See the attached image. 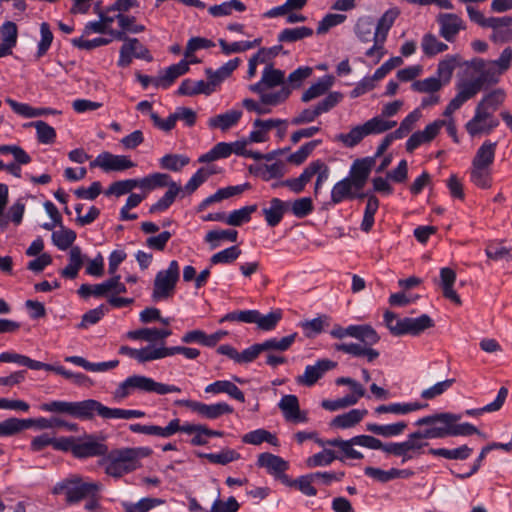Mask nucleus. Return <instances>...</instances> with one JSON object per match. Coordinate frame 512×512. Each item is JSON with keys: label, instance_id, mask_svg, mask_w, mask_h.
Listing matches in <instances>:
<instances>
[{"label": "nucleus", "instance_id": "obj_1", "mask_svg": "<svg viewBox=\"0 0 512 512\" xmlns=\"http://www.w3.org/2000/svg\"><path fill=\"white\" fill-rule=\"evenodd\" d=\"M330 335L335 339H343L347 336L355 338L360 343H337L334 349L354 357H364L368 362L376 360L380 353L372 346L377 344L380 336L377 331L368 324L349 325L344 328L338 324L334 325Z\"/></svg>", "mask_w": 512, "mask_h": 512}, {"label": "nucleus", "instance_id": "obj_2", "mask_svg": "<svg viewBox=\"0 0 512 512\" xmlns=\"http://www.w3.org/2000/svg\"><path fill=\"white\" fill-rule=\"evenodd\" d=\"M450 414L449 412L436 413L433 415L424 416L419 418L416 422V426H427L423 430H416L408 434L406 441L410 454V459H417L425 453L424 449L429 446V443L425 440L428 439H443L447 436H436L432 435L433 431L437 429H445L446 423L441 419L442 415Z\"/></svg>", "mask_w": 512, "mask_h": 512}, {"label": "nucleus", "instance_id": "obj_3", "mask_svg": "<svg viewBox=\"0 0 512 512\" xmlns=\"http://www.w3.org/2000/svg\"><path fill=\"white\" fill-rule=\"evenodd\" d=\"M134 391L156 393L165 395L168 393H179L181 389L175 385L156 382L154 379L143 375H132L121 382L115 389L113 396L116 400L126 399Z\"/></svg>", "mask_w": 512, "mask_h": 512}, {"label": "nucleus", "instance_id": "obj_4", "mask_svg": "<svg viewBox=\"0 0 512 512\" xmlns=\"http://www.w3.org/2000/svg\"><path fill=\"white\" fill-rule=\"evenodd\" d=\"M142 448H122L111 451L106 458L105 473L114 478H120L125 474L135 471L139 466V460L145 456Z\"/></svg>", "mask_w": 512, "mask_h": 512}, {"label": "nucleus", "instance_id": "obj_5", "mask_svg": "<svg viewBox=\"0 0 512 512\" xmlns=\"http://www.w3.org/2000/svg\"><path fill=\"white\" fill-rule=\"evenodd\" d=\"M102 485L99 482H85L79 476H71L63 480L54 493L63 490L68 504H76L88 497H94L101 490Z\"/></svg>", "mask_w": 512, "mask_h": 512}, {"label": "nucleus", "instance_id": "obj_6", "mask_svg": "<svg viewBox=\"0 0 512 512\" xmlns=\"http://www.w3.org/2000/svg\"><path fill=\"white\" fill-rule=\"evenodd\" d=\"M180 277V268L176 260H172L168 268L157 272L154 283L152 299L155 302L171 298Z\"/></svg>", "mask_w": 512, "mask_h": 512}, {"label": "nucleus", "instance_id": "obj_7", "mask_svg": "<svg viewBox=\"0 0 512 512\" xmlns=\"http://www.w3.org/2000/svg\"><path fill=\"white\" fill-rule=\"evenodd\" d=\"M354 440L357 446L372 450H381L387 455L400 457L402 463L411 460L406 440L402 442L383 443L378 438L370 435H357L354 436Z\"/></svg>", "mask_w": 512, "mask_h": 512}, {"label": "nucleus", "instance_id": "obj_8", "mask_svg": "<svg viewBox=\"0 0 512 512\" xmlns=\"http://www.w3.org/2000/svg\"><path fill=\"white\" fill-rule=\"evenodd\" d=\"M342 98L343 95L340 92H330L316 106L302 110L291 120V124L302 125L313 122L321 114L333 109L342 100Z\"/></svg>", "mask_w": 512, "mask_h": 512}, {"label": "nucleus", "instance_id": "obj_9", "mask_svg": "<svg viewBox=\"0 0 512 512\" xmlns=\"http://www.w3.org/2000/svg\"><path fill=\"white\" fill-rule=\"evenodd\" d=\"M175 404L185 406L202 418L209 420H215L223 415L232 414L234 412L233 407L226 402L205 404L194 400H177Z\"/></svg>", "mask_w": 512, "mask_h": 512}, {"label": "nucleus", "instance_id": "obj_10", "mask_svg": "<svg viewBox=\"0 0 512 512\" xmlns=\"http://www.w3.org/2000/svg\"><path fill=\"white\" fill-rule=\"evenodd\" d=\"M461 414L442 415L441 419L447 424L445 429H437L432 435L436 436H470L473 434L480 435V431L470 423L458 422L461 420Z\"/></svg>", "mask_w": 512, "mask_h": 512}, {"label": "nucleus", "instance_id": "obj_11", "mask_svg": "<svg viewBox=\"0 0 512 512\" xmlns=\"http://www.w3.org/2000/svg\"><path fill=\"white\" fill-rule=\"evenodd\" d=\"M436 21L439 25V35L453 43L459 32L466 29L465 21L454 13H440Z\"/></svg>", "mask_w": 512, "mask_h": 512}, {"label": "nucleus", "instance_id": "obj_12", "mask_svg": "<svg viewBox=\"0 0 512 512\" xmlns=\"http://www.w3.org/2000/svg\"><path fill=\"white\" fill-rule=\"evenodd\" d=\"M337 367V362L329 359H319L314 365H308L302 375L297 376L296 382L307 387L313 386L324 374Z\"/></svg>", "mask_w": 512, "mask_h": 512}, {"label": "nucleus", "instance_id": "obj_13", "mask_svg": "<svg viewBox=\"0 0 512 512\" xmlns=\"http://www.w3.org/2000/svg\"><path fill=\"white\" fill-rule=\"evenodd\" d=\"M107 406L94 399H87L79 402H72L71 416L81 419L90 420L96 414L106 419Z\"/></svg>", "mask_w": 512, "mask_h": 512}, {"label": "nucleus", "instance_id": "obj_14", "mask_svg": "<svg viewBox=\"0 0 512 512\" xmlns=\"http://www.w3.org/2000/svg\"><path fill=\"white\" fill-rule=\"evenodd\" d=\"M446 124V120H435L428 124L424 130L414 132L406 142L407 152H413L423 143L431 142L440 132V129Z\"/></svg>", "mask_w": 512, "mask_h": 512}, {"label": "nucleus", "instance_id": "obj_15", "mask_svg": "<svg viewBox=\"0 0 512 512\" xmlns=\"http://www.w3.org/2000/svg\"><path fill=\"white\" fill-rule=\"evenodd\" d=\"M278 407L288 422L306 423L308 421L307 412L300 410L299 400L296 395H284L278 403Z\"/></svg>", "mask_w": 512, "mask_h": 512}, {"label": "nucleus", "instance_id": "obj_16", "mask_svg": "<svg viewBox=\"0 0 512 512\" xmlns=\"http://www.w3.org/2000/svg\"><path fill=\"white\" fill-rule=\"evenodd\" d=\"M375 161L371 157L357 159L351 167L350 177H347L354 185V189L359 191L364 188Z\"/></svg>", "mask_w": 512, "mask_h": 512}, {"label": "nucleus", "instance_id": "obj_17", "mask_svg": "<svg viewBox=\"0 0 512 512\" xmlns=\"http://www.w3.org/2000/svg\"><path fill=\"white\" fill-rule=\"evenodd\" d=\"M116 21L120 27L119 30L109 31V35L116 40L127 41L126 33H141L145 31V26L136 22V17L127 14H116Z\"/></svg>", "mask_w": 512, "mask_h": 512}, {"label": "nucleus", "instance_id": "obj_18", "mask_svg": "<svg viewBox=\"0 0 512 512\" xmlns=\"http://www.w3.org/2000/svg\"><path fill=\"white\" fill-rule=\"evenodd\" d=\"M108 453V447L98 441H95L92 436H88L87 440H76L75 448L73 449V456L76 458H89L95 456H104Z\"/></svg>", "mask_w": 512, "mask_h": 512}, {"label": "nucleus", "instance_id": "obj_19", "mask_svg": "<svg viewBox=\"0 0 512 512\" xmlns=\"http://www.w3.org/2000/svg\"><path fill=\"white\" fill-rule=\"evenodd\" d=\"M2 43H0V58L10 56L17 44L18 28L12 21L4 22L0 27Z\"/></svg>", "mask_w": 512, "mask_h": 512}, {"label": "nucleus", "instance_id": "obj_20", "mask_svg": "<svg viewBox=\"0 0 512 512\" xmlns=\"http://www.w3.org/2000/svg\"><path fill=\"white\" fill-rule=\"evenodd\" d=\"M270 206L262 209V214L268 226L275 227L283 219L285 212L289 207V202H285L279 198H272Z\"/></svg>", "mask_w": 512, "mask_h": 512}, {"label": "nucleus", "instance_id": "obj_21", "mask_svg": "<svg viewBox=\"0 0 512 512\" xmlns=\"http://www.w3.org/2000/svg\"><path fill=\"white\" fill-rule=\"evenodd\" d=\"M205 392L211 394L226 393L231 398L241 403L245 402L244 393L233 382L229 380L215 381L205 387Z\"/></svg>", "mask_w": 512, "mask_h": 512}, {"label": "nucleus", "instance_id": "obj_22", "mask_svg": "<svg viewBox=\"0 0 512 512\" xmlns=\"http://www.w3.org/2000/svg\"><path fill=\"white\" fill-rule=\"evenodd\" d=\"M456 281V273L449 267L441 268L440 270V285L443 290V296L457 305H461V299L453 286Z\"/></svg>", "mask_w": 512, "mask_h": 512}, {"label": "nucleus", "instance_id": "obj_23", "mask_svg": "<svg viewBox=\"0 0 512 512\" xmlns=\"http://www.w3.org/2000/svg\"><path fill=\"white\" fill-rule=\"evenodd\" d=\"M281 122L279 119H260L257 118L253 122L254 129L249 134V140L253 143H262L268 140V132L274 129V126L279 125Z\"/></svg>", "mask_w": 512, "mask_h": 512}, {"label": "nucleus", "instance_id": "obj_24", "mask_svg": "<svg viewBox=\"0 0 512 512\" xmlns=\"http://www.w3.org/2000/svg\"><path fill=\"white\" fill-rule=\"evenodd\" d=\"M242 117V111L240 110H229L223 114L216 115L209 118L208 126L212 129H221L227 131L234 127Z\"/></svg>", "mask_w": 512, "mask_h": 512}, {"label": "nucleus", "instance_id": "obj_25", "mask_svg": "<svg viewBox=\"0 0 512 512\" xmlns=\"http://www.w3.org/2000/svg\"><path fill=\"white\" fill-rule=\"evenodd\" d=\"M240 62L241 60L239 58H234L226 62L216 71H213L211 68L206 69L207 79L211 83L214 90L216 86L228 78L233 73V71L237 69Z\"/></svg>", "mask_w": 512, "mask_h": 512}, {"label": "nucleus", "instance_id": "obj_26", "mask_svg": "<svg viewBox=\"0 0 512 512\" xmlns=\"http://www.w3.org/2000/svg\"><path fill=\"white\" fill-rule=\"evenodd\" d=\"M505 97L506 94L503 89H495L482 98L476 109L483 112V114L488 117H491V113L498 109V107L504 102Z\"/></svg>", "mask_w": 512, "mask_h": 512}, {"label": "nucleus", "instance_id": "obj_27", "mask_svg": "<svg viewBox=\"0 0 512 512\" xmlns=\"http://www.w3.org/2000/svg\"><path fill=\"white\" fill-rule=\"evenodd\" d=\"M495 20H499V22L495 23L494 27H490L493 30L490 39L496 43L512 41V17H495Z\"/></svg>", "mask_w": 512, "mask_h": 512}, {"label": "nucleus", "instance_id": "obj_28", "mask_svg": "<svg viewBox=\"0 0 512 512\" xmlns=\"http://www.w3.org/2000/svg\"><path fill=\"white\" fill-rule=\"evenodd\" d=\"M407 428V423L405 421H399L392 424L380 425L376 423H368L366 425V430L385 438L396 437L404 433Z\"/></svg>", "mask_w": 512, "mask_h": 512}, {"label": "nucleus", "instance_id": "obj_29", "mask_svg": "<svg viewBox=\"0 0 512 512\" xmlns=\"http://www.w3.org/2000/svg\"><path fill=\"white\" fill-rule=\"evenodd\" d=\"M84 258L81 248L73 246L69 251V263L60 271V275L66 279H75L82 268Z\"/></svg>", "mask_w": 512, "mask_h": 512}, {"label": "nucleus", "instance_id": "obj_30", "mask_svg": "<svg viewBox=\"0 0 512 512\" xmlns=\"http://www.w3.org/2000/svg\"><path fill=\"white\" fill-rule=\"evenodd\" d=\"M257 464L264 467L270 474H281L288 469V463L281 457L271 453H261L258 456Z\"/></svg>", "mask_w": 512, "mask_h": 512}, {"label": "nucleus", "instance_id": "obj_31", "mask_svg": "<svg viewBox=\"0 0 512 512\" xmlns=\"http://www.w3.org/2000/svg\"><path fill=\"white\" fill-rule=\"evenodd\" d=\"M427 404H421L419 402L410 403H390L387 405H380L375 408V413L384 414L391 413L395 415H406L408 413L421 410L427 407Z\"/></svg>", "mask_w": 512, "mask_h": 512}, {"label": "nucleus", "instance_id": "obj_32", "mask_svg": "<svg viewBox=\"0 0 512 512\" xmlns=\"http://www.w3.org/2000/svg\"><path fill=\"white\" fill-rule=\"evenodd\" d=\"M434 326V322L431 317L427 314H422L417 318H404V327L403 332H406L408 335L418 336L425 330L432 328Z\"/></svg>", "mask_w": 512, "mask_h": 512}, {"label": "nucleus", "instance_id": "obj_33", "mask_svg": "<svg viewBox=\"0 0 512 512\" xmlns=\"http://www.w3.org/2000/svg\"><path fill=\"white\" fill-rule=\"evenodd\" d=\"M213 92H214V89H213L211 83L209 82V80L208 81H204V80L192 81L190 79H186L180 84V86L178 88V94L187 95V96H192V95H197V94L210 95Z\"/></svg>", "mask_w": 512, "mask_h": 512}, {"label": "nucleus", "instance_id": "obj_34", "mask_svg": "<svg viewBox=\"0 0 512 512\" xmlns=\"http://www.w3.org/2000/svg\"><path fill=\"white\" fill-rule=\"evenodd\" d=\"M354 441V437H352L349 440L334 438L328 439L326 443L328 444V446L339 448L341 455L338 456L343 457V461L346 459L360 460L364 457V455L361 452L354 449V446H356V443Z\"/></svg>", "mask_w": 512, "mask_h": 512}, {"label": "nucleus", "instance_id": "obj_35", "mask_svg": "<svg viewBox=\"0 0 512 512\" xmlns=\"http://www.w3.org/2000/svg\"><path fill=\"white\" fill-rule=\"evenodd\" d=\"M496 142L485 141L477 150L473 160V166L491 167L496 152Z\"/></svg>", "mask_w": 512, "mask_h": 512}, {"label": "nucleus", "instance_id": "obj_36", "mask_svg": "<svg viewBox=\"0 0 512 512\" xmlns=\"http://www.w3.org/2000/svg\"><path fill=\"white\" fill-rule=\"evenodd\" d=\"M189 71V63L186 60L169 66L162 77H160L156 85L163 88H168L178 77L184 75Z\"/></svg>", "mask_w": 512, "mask_h": 512}, {"label": "nucleus", "instance_id": "obj_37", "mask_svg": "<svg viewBox=\"0 0 512 512\" xmlns=\"http://www.w3.org/2000/svg\"><path fill=\"white\" fill-rule=\"evenodd\" d=\"M242 442L251 445H260L264 442H267L272 446H279V440L277 436L263 428H259L244 434L242 436Z\"/></svg>", "mask_w": 512, "mask_h": 512}, {"label": "nucleus", "instance_id": "obj_38", "mask_svg": "<svg viewBox=\"0 0 512 512\" xmlns=\"http://www.w3.org/2000/svg\"><path fill=\"white\" fill-rule=\"evenodd\" d=\"M297 337V333H292L282 338H270L260 343L262 352H285L290 349Z\"/></svg>", "mask_w": 512, "mask_h": 512}, {"label": "nucleus", "instance_id": "obj_39", "mask_svg": "<svg viewBox=\"0 0 512 512\" xmlns=\"http://www.w3.org/2000/svg\"><path fill=\"white\" fill-rule=\"evenodd\" d=\"M366 409H352L344 414L337 415L332 421L331 426L346 429L358 424L367 414Z\"/></svg>", "mask_w": 512, "mask_h": 512}, {"label": "nucleus", "instance_id": "obj_40", "mask_svg": "<svg viewBox=\"0 0 512 512\" xmlns=\"http://www.w3.org/2000/svg\"><path fill=\"white\" fill-rule=\"evenodd\" d=\"M428 453L449 460H465L471 456L473 449L467 445H462L454 449L430 448Z\"/></svg>", "mask_w": 512, "mask_h": 512}, {"label": "nucleus", "instance_id": "obj_41", "mask_svg": "<svg viewBox=\"0 0 512 512\" xmlns=\"http://www.w3.org/2000/svg\"><path fill=\"white\" fill-rule=\"evenodd\" d=\"M333 85V77L326 75L318 80V82L312 84L301 96L302 102H309L315 98H318L331 88Z\"/></svg>", "mask_w": 512, "mask_h": 512}, {"label": "nucleus", "instance_id": "obj_42", "mask_svg": "<svg viewBox=\"0 0 512 512\" xmlns=\"http://www.w3.org/2000/svg\"><path fill=\"white\" fill-rule=\"evenodd\" d=\"M399 15L397 8L387 10L378 20L375 26L374 36L386 41L387 35Z\"/></svg>", "mask_w": 512, "mask_h": 512}, {"label": "nucleus", "instance_id": "obj_43", "mask_svg": "<svg viewBox=\"0 0 512 512\" xmlns=\"http://www.w3.org/2000/svg\"><path fill=\"white\" fill-rule=\"evenodd\" d=\"M33 426L32 419L8 418L0 422V437L12 436Z\"/></svg>", "mask_w": 512, "mask_h": 512}, {"label": "nucleus", "instance_id": "obj_44", "mask_svg": "<svg viewBox=\"0 0 512 512\" xmlns=\"http://www.w3.org/2000/svg\"><path fill=\"white\" fill-rule=\"evenodd\" d=\"M60 229L52 233L53 244L62 251L72 248L73 243L76 240L77 234L74 230L65 228L62 224L59 226Z\"/></svg>", "mask_w": 512, "mask_h": 512}, {"label": "nucleus", "instance_id": "obj_45", "mask_svg": "<svg viewBox=\"0 0 512 512\" xmlns=\"http://www.w3.org/2000/svg\"><path fill=\"white\" fill-rule=\"evenodd\" d=\"M24 127H34L36 129L37 140L41 144H52L56 139L55 129L45 121L38 120L24 124Z\"/></svg>", "mask_w": 512, "mask_h": 512}, {"label": "nucleus", "instance_id": "obj_46", "mask_svg": "<svg viewBox=\"0 0 512 512\" xmlns=\"http://www.w3.org/2000/svg\"><path fill=\"white\" fill-rule=\"evenodd\" d=\"M312 35L313 30L306 26L286 28L278 34L277 40L279 43H294Z\"/></svg>", "mask_w": 512, "mask_h": 512}, {"label": "nucleus", "instance_id": "obj_47", "mask_svg": "<svg viewBox=\"0 0 512 512\" xmlns=\"http://www.w3.org/2000/svg\"><path fill=\"white\" fill-rule=\"evenodd\" d=\"M171 177L165 173H153L148 176L138 179V185L141 189L154 190L156 188L168 187L171 184Z\"/></svg>", "mask_w": 512, "mask_h": 512}, {"label": "nucleus", "instance_id": "obj_48", "mask_svg": "<svg viewBox=\"0 0 512 512\" xmlns=\"http://www.w3.org/2000/svg\"><path fill=\"white\" fill-rule=\"evenodd\" d=\"M352 189H354V185L347 177L337 182L331 191V202L339 204L345 199H353L354 193Z\"/></svg>", "mask_w": 512, "mask_h": 512}, {"label": "nucleus", "instance_id": "obj_49", "mask_svg": "<svg viewBox=\"0 0 512 512\" xmlns=\"http://www.w3.org/2000/svg\"><path fill=\"white\" fill-rule=\"evenodd\" d=\"M215 173H217V170L214 166L199 168L186 183L184 187L185 192L187 194L194 193L204 182L208 180L211 175Z\"/></svg>", "mask_w": 512, "mask_h": 512}, {"label": "nucleus", "instance_id": "obj_50", "mask_svg": "<svg viewBox=\"0 0 512 512\" xmlns=\"http://www.w3.org/2000/svg\"><path fill=\"white\" fill-rule=\"evenodd\" d=\"M105 172L110 171H124L133 168L136 164L125 155H114L110 152H105Z\"/></svg>", "mask_w": 512, "mask_h": 512}, {"label": "nucleus", "instance_id": "obj_51", "mask_svg": "<svg viewBox=\"0 0 512 512\" xmlns=\"http://www.w3.org/2000/svg\"><path fill=\"white\" fill-rule=\"evenodd\" d=\"M471 182L481 189H488L492 186L491 167L471 166Z\"/></svg>", "mask_w": 512, "mask_h": 512}, {"label": "nucleus", "instance_id": "obj_52", "mask_svg": "<svg viewBox=\"0 0 512 512\" xmlns=\"http://www.w3.org/2000/svg\"><path fill=\"white\" fill-rule=\"evenodd\" d=\"M367 135L364 125L353 127L348 133L338 134L336 141L341 142L347 148H353L358 145Z\"/></svg>", "mask_w": 512, "mask_h": 512}, {"label": "nucleus", "instance_id": "obj_53", "mask_svg": "<svg viewBox=\"0 0 512 512\" xmlns=\"http://www.w3.org/2000/svg\"><path fill=\"white\" fill-rule=\"evenodd\" d=\"M507 395H508V390L505 387H501L498 391L496 399L493 402L485 405L482 408L468 409L465 411V415L476 417V416H480L486 412L498 411L503 406V404L507 398Z\"/></svg>", "mask_w": 512, "mask_h": 512}, {"label": "nucleus", "instance_id": "obj_54", "mask_svg": "<svg viewBox=\"0 0 512 512\" xmlns=\"http://www.w3.org/2000/svg\"><path fill=\"white\" fill-rule=\"evenodd\" d=\"M256 204L244 206L240 209L233 210L226 216V224L230 226H241L251 220V215L257 211Z\"/></svg>", "mask_w": 512, "mask_h": 512}, {"label": "nucleus", "instance_id": "obj_55", "mask_svg": "<svg viewBox=\"0 0 512 512\" xmlns=\"http://www.w3.org/2000/svg\"><path fill=\"white\" fill-rule=\"evenodd\" d=\"M421 48L427 57H433L448 50V45L438 40L435 35L427 33L422 38Z\"/></svg>", "mask_w": 512, "mask_h": 512}, {"label": "nucleus", "instance_id": "obj_56", "mask_svg": "<svg viewBox=\"0 0 512 512\" xmlns=\"http://www.w3.org/2000/svg\"><path fill=\"white\" fill-rule=\"evenodd\" d=\"M255 314L254 323L263 331L273 330L282 319V312L280 310L271 311L266 315H262L258 310H255Z\"/></svg>", "mask_w": 512, "mask_h": 512}, {"label": "nucleus", "instance_id": "obj_57", "mask_svg": "<svg viewBox=\"0 0 512 512\" xmlns=\"http://www.w3.org/2000/svg\"><path fill=\"white\" fill-rule=\"evenodd\" d=\"M180 190V186H178L175 182H171L163 197H161L150 207L149 212L156 213L167 210L175 201V198Z\"/></svg>", "mask_w": 512, "mask_h": 512}, {"label": "nucleus", "instance_id": "obj_58", "mask_svg": "<svg viewBox=\"0 0 512 512\" xmlns=\"http://www.w3.org/2000/svg\"><path fill=\"white\" fill-rule=\"evenodd\" d=\"M375 25L371 17H360L354 27V32L361 42L373 40Z\"/></svg>", "mask_w": 512, "mask_h": 512}, {"label": "nucleus", "instance_id": "obj_59", "mask_svg": "<svg viewBox=\"0 0 512 512\" xmlns=\"http://www.w3.org/2000/svg\"><path fill=\"white\" fill-rule=\"evenodd\" d=\"M457 65V56H447L445 59L441 60L438 63L436 78H439L442 81L443 85L448 84L452 78L453 72Z\"/></svg>", "mask_w": 512, "mask_h": 512}, {"label": "nucleus", "instance_id": "obj_60", "mask_svg": "<svg viewBox=\"0 0 512 512\" xmlns=\"http://www.w3.org/2000/svg\"><path fill=\"white\" fill-rule=\"evenodd\" d=\"M233 9L238 12H244L246 10V6L239 0H230L219 5L210 6L208 12L213 17H222L230 15Z\"/></svg>", "mask_w": 512, "mask_h": 512}, {"label": "nucleus", "instance_id": "obj_61", "mask_svg": "<svg viewBox=\"0 0 512 512\" xmlns=\"http://www.w3.org/2000/svg\"><path fill=\"white\" fill-rule=\"evenodd\" d=\"M237 237L238 232L234 229L211 230L206 234L205 241L210 243L212 249H215L219 246L221 241L228 240L231 242H236Z\"/></svg>", "mask_w": 512, "mask_h": 512}, {"label": "nucleus", "instance_id": "obj_62", "mask_svg": "<svg viewBox=\"0 0 512 512\" xmlns=\"http://www.w3.org/2000/svg\"><path fill=\"white\" fill-rule=\"evenodd\" d=\"M77 293L84 299H87L91 296L96 298L104 297L109 293L108 279L99 284H82L79 287Z\"/></svg>", "mask_w": 512, "mask_h": 512}, {"label": "nucleus", "instance_id": "obj_63", "mask_svg": "<svg viewBox=\"0 0 512 512\" xmlns=\"http://www.w3.org/2000/svg\"><path fill=\"white\" fill-rule=\"evenodd\" d=\"M343 461V457H339L334 451L324 449L319 453L310 456L306 464L308 467H323L330 465L334 460Z\"/></svg>", "mask_w": 512, "mask_h": 512}, {"label": "nucleus", "instance_id": "obj_64", "mask_svg": "<svg viewBox=\"0 0 512 512\" xmlns=\"http://www.w3.org/2000/svg\"><path fill=\"white\" fill-rule=\"evenodd\" d=\"M190 159L187 156L180 154H166L160 160V167L162 169L178 172L183 167L188 165Z\"/></svg>", "mask_w": 512, "mask_h": 512}]
</instances>
